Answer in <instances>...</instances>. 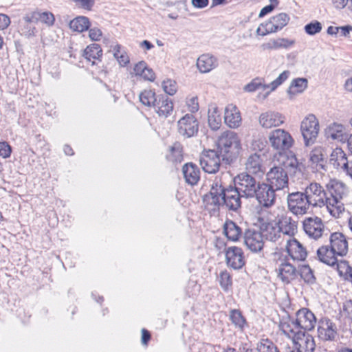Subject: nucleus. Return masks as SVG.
Returning a JSON list of instances; mask_svg holds the SVG:
<instances>
[{
    "instance_id": "nucleus-53",
    "label": "nucleus",
    "mask_w": 352,
    "mask_h": 352,
    "mask_svg": "<svg viewBox=\"0 0 352 352\" xmlns=\"http://www.w3.org/2000/svg\"><path fill=\"white\" fill-rule=\"evenodd\" d=\"M89 38L92 41H99L102 36V31L98 28H93L89 31Z\"/></svg>"
},
{
    "instance_id": "nucleus-18",
    "label": "nucleus",
    "mask_w": 352,
    "mask_h": 352,
    "mask_svg": "<svg viewBox=\"0 0 352 352\" xmlns=\"http://www.w3.org/2000/svg\"><path fill=\"white\" fill-rule=\"evenodd\" d=\"M226 260L228 267L239 270L245 265L243 252L236 246L229 247L226 250Z\"/></svg>"
},
{
    "instance_id": "nucleus-23",
    "label": "nucleus",
    "mask_w": 352,
    "mask_h": 352,
    "mask_svg": "<svg viewBox=\"0 0 352 352\" xmlns=\"http://www.w3.org/2000/svg\"><path fill=\"white\" fill-rule=\"evenodd\" d=\"M159 116L167 117L173 109V103L165 95H159L153 107Z\"/></svg>"
},
{
    "instance_id": "nucleus-42",
    "label": "nucleus",
    "mask_w": 352,
    "mask_h": 352,
    "mask_svg": "<svg viewBox=\"0 0 352 352\" xmlns=\"http://www.w3.org/2000/svg\"><path fill=\"white\" fill-rule=\"evenodd\" d=\"M257 349L258 352H280L277 346L269 339L262 340Z\"/></svg>"
},
{
    "instance_id": "nucleus-14",
    "label": "nucleus",
    "mask_w": 352,
    "mask_h": 352,
    "mask_svg": "<svg viewBox=\"0 0 352 352\" xmlns=\"http://www.w3.org/2000/svg\"><path fill=\"white\" fill-rule=\"evenodd\" d=\"M283 235L294 237L298 231V222L294 220L288 212L282 211L274 218Z\"/></svg>"
},
{
    "instance_id": "nucleus-50",
    "label": "nucleus",
    "mask_w": 352,
    "mask_h": 352,
    "mask_svg": "<svg viewBox=\"0 0 352 352\" xmlns=\"http://www.w3.org/2000/svg\"><path fill=\"white\" fill-rule=\"evenodd\" d=\"M335 265H336L339 274L341 276H342L344 274H346L347 270H349V263L344 260H341L338 261V260L337 259V263H335Z\"/></svg>"
},
{
    "instance_id": "nucleus-12",
    "label": "nucleus",
    "mask_w": 352,
    "mask_h": 352,
    "mask_svg": "<svg viewBox=\"0 0 352 352\" xmlns=\"http://www.w3.org/2000/svg\"><path fill=\"white\" fill-rule=\"evenodd\" d=\"M221 157L216 150L204 151L199 162L203 170L208 173H216L220 168Z\"/></svg>"
},
{
    "instance_id": "nucleus-27",
    "label": "nucleus",
    "mask_w": 352,
    "mask_h": 352,
    "mask_svg": "<svg viewBox=\"0 0 352 352\" xmlns=\"http://www.w3.org/2000/svg\"><path fill=\"white\" fill-rule=\"evenodd\" d=\"M330 163L336 168L344 170V168L348 166V160L346 153L341 148H336L330 155Z\"/></svg>"
},
{
    "instance_id": "nucleus-19",
    "label": "nucleus",
    "mask_w": 352,
    "mask_h": 352,
    "mask_svg": "<svg viewBox=\"0 0 352 352\" xmlns=\"http://www.w3.org/2000/svg\"><path fill=\"white\" fill-rule=\"evenodd\" d=\"M286 250L294 260L303 261L307 255L306 249L294 238L287 240Z\"/></svg>"
},
{
    "instance_id": "nucleus-5",
    "label": "nucleus",
    "mask_w": 352,
    "mask_h": 352,
    "mask_svg": "<svg viewBox=\"0 0 352 352\" xmlns=\"http://www.w3.org/2000/svg\"><path fill=\"white\" fill-rule=\"evenodd\" d=\"M241 143L238 135L233 131H226L219 138L217 144V151L221 157V160L230 164L238 157Z\"/></svg>"
},
{
    "instance_id": "nucleus-30",
    "label": "nucleus",
    "mask_w": 352,
    "mask_h": 352,
    "mask_svg": "<svg viewBox=\"0 0 352 352\" xmlns=\"http://www.w3.org/2000/svg\"><path fill=\"white\" fill-rule=\"evenodd\" d=\"M262 160L261 156L256 153L249 156L245 163V168L249 173L256 174L262 172Z\"/></svg>"
},
{
    "instance_id": "nucleus-7",
    "label": "nucleus",
    "mask_w": 352,
    "mask_h": 352,
    "mask_svg": "<svg viewBox=\"0 0 352 352\" xmlns=\"http://www.w3.org/2000/svg\"><path fill=\"white\" fill-rule=\"evenodd\" d=\"M260 182L248 173H241L234 178V185L246 199L254 198Z\"/></svg>"
},
{
    "instance_id": "nucleus-34",
    "label": "nucleus",
    "mask_w": 352,
    "mask_h": 352,
    "mask_svg": "<svg viewBox=\"0 0 352 352\" xmlns=\"http://www.w3.org/2000/svg\"><path fill=\"white\" fill-rule=\"evenodd\" d=\"M307 87V80L305 78H297L294 79L287 89L289 95H295L302 93Z\"/></svg>"
},
{
    "instance_id": "nucleus-60",
    "label": "nucleus",
    "mask_w": 352,
    "mask_h": 352,
    "mask_svg": "<svg viewBox=\"0 0 352 352\" xmlns=\"http://www.w3.org/2000/svg\"><path fill=\"white\" fill-rule=\"evenodd\" d=\"M38 12H34L23 16V20L28 23H36L38 22Z\"/></svg>"
},
{
    "instance_id": "nucleus-57",
    "label": "nucleus",
    "mask_w": 352,
    "mask_h": 352,
    "mask_svg": "<svg viewBox=\"0 0 352 352\" xmlns=\"http://www.w3.org/2000/svg\"><path fill=\"white\" fill-rule=\"evenodd\" d=\"M146 67V64L144 61H140L138 63L135 64L133 67V72L136 76H141L144 72Z\"/></svg>"
},
{
    "instance_id": "nucleus-37",
    "label": "nucleus",
    "mask_w": 352,
    "mask_h": 352,
    "mask_svg": "<svg viewBox=\"0 0 352 352\" xmlns=\"http://www.w3.org/2000/svg\"><path fill=\"white\" fill-rule=\"evenodd\" d=\"M157 98L158 96H156L155 91L151 89H145L139 94L142 104L149 107H154Z\"/></svg>"
},
{
    "instance_id": "nucleus-54",
    "label": "nucleus",
    "mask_w": 352,
    "mask_h": 352,
    "mask_svg": "<svg viewBox=\"0 0 352 352\" xmlns=\"http://www.w3.org/2000/svg\"><path fill=\"white\" fill-rule=\"evenodd\" d=\"M322 25L317 21L309 23V35H313L320 32Z\"/></svg>"
},
{
    "instance_id": "nucleus-24",
    "label": "nucleus",
    "mask_w": 352,
    "mask_h": 352,
    "mask_svg": "<svg viewBox=\"0 0 352 352\" xmlns=\"http://www.w3.org/2000/svg\"><path fill=\"white\" fill-rule=\"evenodd\" d=\"M218 66L216 57L210 54H202L197 60V67L201 73H208Z\"/></svg>"
},
{
    "instance_id": "nucleus-62",
    "label": "nucleus",
    "mask_w": 352,
    "mask_h": 352,
    "mask_svg": "<svg viewBox=\"0 0 352 352\" xmlns=\"http://www.w3.org/2000/svg\"><path fill=\"white\" fill-rule=\"evenodd\" d=\"M275 8V5L270 4L263 8L258 14L259 17H263L266 14L270 13Z\"/></svg>"
},
{
    "instance_id": "nucleus-41",
    "label": "nucleus",
    "mask_w": 352,
    "mask_h": 352,
    "mask_svg": "<svg viewBox=\"0 0 352 352\" xmlns=\"http://www.w3.org/2000/svg\"><path fill=\"white\" fill-rule=\"evenodd\" d=\"M320 130L319 122L314 114H309V144L314 142Z\"/></svg>"
},
{
    "instance_id": "nucleus-1",
    "label": "nucleus",
    "mask_w": 352,
    "mask_h": 352,
    "mask_svg": "<svg viewBox=\"0 0 352 352\" xmlns=\"http://www.w3.org/2000/svg\"><path fill=\"white\" fill-rule=\"evenodd\" d=\"M228 173H221L215 177L210 185V190L203 197L206 208L211 215L219 214L221 208L237 212L241 208V199L244 197L234 185L225 182Z\"/></svg>"
},
{
    "instance_id": "nucleus-36",
    "label": "nucleus",
    "mask_w": 352,
    "mask_h": 352,
    "mask_svg": "<svg viewBox=\"0 0 352 352\" xmlns=\"http://www.w3.org/2000/svg\"><path fill=\"white\" fill-rule=\"evenodd\" d=\"M208 122L212 130L217 131L220 128L221 125V117L217 107L208 110Z\"/></svg>"
},
{
    "instance_id": "nucleus-56",
    "label": "nucleus",
    "mask_w": 352,
    "mask_h": 352,
    "mask_svg": "<svg viewBox=\"0 0 352 352\" xmlns=\"http://www.w3.org/2000/svg\"><path fill=\"white\" fill-rule=\"evenodd\" d=\"M74 2L79 3L80 7L88 10H91V8L94 6L95 1L94 0H73Z\"/></svg>"
},
{
    "instance_id": "nucleus-21",
    "label": "nucleus",
    "mask_w": 352,
    "mask_h": 352,
    "mask_svg": "<svg viewBox=\"0 0 352 352\" xmlns=\"http://www.w3.org/2000/svg\"><path fill=\"white\" fill-rule=\"evenodd\" d=\"M182 173L186 182L191 186L197 184L199 181V168L193 163L185 164L182 167Z\"/></svg>"
},
{
    "instance_id": "nucleus-10",
    "label": "nucleus",
    "mask_w": 352,
    "mask_h": 352,
    "mask_svg": "<svg viewBox=\"0 0 352 352\" xmlns=\"http://www.w3.org/2000/svg\"><path fill=\"white\" fill-rule=\"evenodd\" d=\"M306 192H296L289 194L287 204L289 210L295 215H303L307 212L308 195Z\"/></svg>"
},
{
    "instance_id": "nucleus-11",
    "label": "nucleus",
    "mask_w": 352,
    "mask_h": 352,
    "mask_svg": "<svg viewBox=\"0 0 352 352\" xmlns=\"http://www.w3.org/2000/svg\"><path fill=\"white\" fill-rule=\"evenodd\" d=\"M289 17L285 13H280L270 18L269 21L261 24L256 30V33L261 36L276 32L285 27L289 22Z\"/></svg>"
},
{
    "instance_id": "nucleus-25",
    "label": "nucleus",
    "mask_w": 352,
    "mask_h": 352,
    "mask_svg": "<svg viewBox=\"0 0 352 352\" xmlns=\"http://www.w3.org/2000/svg\"><path fill=\"white\" fill-rule=\"evenodd\" d=\"M223 233L228 240L237 241L242 236V230L233 221L227 220L223 225Z\"/></svg>"
},
{
    "instance_id": "nucleus-3",
    "label": "nucleus",
    "mask_w": 352,
    "mask_h": 352,
    "mask_svg": "<svg viewBox=\"0 0 352 352\" xmlns=\"http://www.w3.org/2000/svg\"><path fill=\"white\" fill-rule=\"evenodd\" d=\"M308 309L302 308L296 313V320L291 322H280V329L288 337H292L294 346L298 352L307 351L308 335L306 322L308 320Z\"/></svg>"
},
{
    "instance_id": "nucleus-20",
    "label": "nucleus",
    "mask_w": 352,
    "mask_h": 352,
    "mask_svg": "<svg viewBox=\"0 0 352 352\" xmlns=\"http://www.w3.org/2000/svg\"><path fill=\"white\" fill-rule=\"evenodd\" d=\"M285 118L276 112L269 111L262 113L259 117V123L263 127L269 129L277 126L284 122Z\"/></svg>"
},
{
    "instance_id": "nucleus-9",
    "label": "nucleus",
    "mask_w": 352,
    "mask_h": 352,
    "mask_svg": "<svg viewBox=\"0 0 352 352\" xmlns=\"http://www.w3.org/2000/svg\"><path fill=\"white\" fill-rule=\"evenodd\" d=\"M199 123L192 113L184 115L177 121V132L184 138H192L198 133Z\"/></svg>"
},
{
    "instance_id": "nucleus-48",
    "label": "nucleus",
    "mask_w": 352,
    "mask_h": 352,
    "mask_svg": "<svg viewBox=\"0 0 352 352\" xmlns=\"http://www.w3.org/2000/svg\"><path fill=\"white\" fill-rule=\"evenodd\" d=\"M308 117L306 116L301 122L300 132L304 139L305 145L308 146Z\"/></svg>"
},
{
    "instance_id": "nucleus-49",
    "label": "nucleus",
    "mask_w": 352,
    "mask_h": 352,
    "mask_svg": "<svg viewBox=\"0 0 352 352\" xmlns=\"http://www.w3.org/2000/svg\"><path fill=\"white\" fill-rule=\"evenodd\" d=\"M186 105L188 107V109L190 112L196 113L199 110V103L197 97H192L187 100Z\"/></svg>"
},
{
    "instance_id": "nucleus-55",
    "label": "nucleus",
    "mask_w": 352,
    "mask_h": 352,
    "mask_svg": "<svg viewBox=\"0 0 352 352\" xmlns=\"http://www.w3.org/2000/svg\"><path fill=\"white\" fill-rule=\"evenodd\" d=\"M298 272L305 283H308V265L298 266Z\"/></svg>"
},
{
    "instance_id": "nucleus-6",
    "label": "nucleus",
    "mask_w": 352,
    "mask_h": 352,
    "mask_svg": "<svg viewBox=\"0 0 352 352\" xmlns=\"http://www.w3.org/2000/svg\"><path fill=\"white\" fill-rule=\"evenodd\" d=\"M327 188L331 197H327V208L333 217H339L344 211V206L341 200L346 195V186L341 182L331 180Z\"/></svg>"
},
{
    "instance_id": "nucleus-39",
    "label": "nucleus",
    "mask_w": 352,
    "mask_h": 352,
    "mask_svg": "<svg viewBox=\"0 0 352 352\" xmlns=\"http://www.w3.org/2000/svg\"><path fill=\"white\" fill-rule=\"evenodd\" d=\"M167 158L173 162H181L183 160L182 146L176 142L170 149V153L168 155Z\"/></svg>"
},
{
    "instance_id": "nucleus-47",
    "label": "nucleus",
    "mask_w": 352,
    "mask_h": 352,
    "mask_svg": "<svg viewBox=\"0 0 352 352\" xmlns=\"http://www.w3.org/2000/svg\"><path fill=\"white\" fill-rule=\"evenodd\" d=\"M219 282L221 286L225 289H227L228 286L232 285V280L229 273L227 272H221L220 274Z\"/></svg>"
},
{
    "instance_id": "nucleus-43",
    "label": "nucleus",
    "mask_w": 352,
    "mask_h": 352,
    "mask_svg": "<svg viewBox=\"0 0 352 352\" xmlns=\"http://www.w3.org/2000/svg\"><path fill=\"white\" fill-rule=\"evenodd\" d=\"M265 84L261 82V80L256 78L252 80L250 83L244 87V90L248 92H253L257 89H261L263 91L266 90L267 88L264 87Z\"/></svg>"
},
{
    "instance_id": "nucleus-52",
    "label": "nucleus",
    "mask_w": 352,
    "mask_h": 352,
    "mask_svg": "<svg viewBox=\"0 0 352 352\" xmlns=\"http://www.w3.org/2000/svg\"><path fill=\"white\" fill-rule=\"evenodd\" d=\"M10 146L5 142H0V156L3 157V158H7L10 156Z\"/></svg>"
},
{
    "instance_id": "nucleus-44",
    "label": "nucleus",
    "mask_w": 352,
    "mask_h": 352,
    "mask_svg": "<svg viewBox=\"0 0 352 352\" xmlns=\"http://www.w3.org/2000/svg\"><path fill=\"white\" fill-rule=\"evenodd\" d=\"M162 88L167 94L173 96L177 91V83L175 80L168 79L163 81Z\"/></svg>"
},
{
    "instance_id": "nucleus-33",
    "label": "nucleus",
    "mask_w": 352,
    "mask_h": 352,
    "mask_svg": "<svg viewBox=\"0 0 352 352\" xmlns=\"http://www.w3.org/2000/svg\"><path fill=\"white\" fill-rule=\"evenodd\" d=\"M102 54V50L98 44L94 43L86 47L84 50L83 56L89 61H92V65L95 63L94 60L99 59Z\"/></svg>"
},
{
    "instance_id": "nucleus-46",
    "label": "nucleus",
    "mask_w": 352,
    "mask_h": 352,
    "mask_svg": "<svg viewBox=\"0 0 352 352\" xmlns=\"http://www.w3.org/2000/svg\"><path fill=\"white\" fill-rule=\"evenodd\" d=\"M40 21L42 23L51 26L54 24L55 19L52 13L48 12H38V21Z\"/></svg>"
},
{
    "instance_id": "nucleus-38",
    "label": "nucleus",
    "mask_w": 352,
    "mask_h": 352,
    "mask_svg": "<svg viewBox=\"0 0 352 352\" xmlns=\"http://www.w3.org/2000/svg\"><path fill=\"white\" fill-rule=\"evenodd\" d=\"M327 328H319V333L323 336V338L326 340H334L337 336L336 325L331 322H327Z\"/></svg>"
},
{
    "instance_id": "nucleus-45",
    "label": "nucleus",
    "mask_w": 352,
    "mask_h": 352,
    "mask_svg": "<svg viewBox=\"0 0 352 352\" xmlns=\"http://www.w3.org/2000/svg\"><path fill=\"white\" fill-rule=\"evenodd\" d=\"M294 43L293 41H290L287 38H278L276 40H273L272 43H269V48H287L291 46Z\"/></svg>"
},
{
    "instance_id": "nucleus-64",
    "label": "nucleus",
    "mask_w": 352,
    "mask_h": 352,
    "mask_svg": "<svg viewBox=\"0 0 352 352\" xmlns=\"http://www.w3.org/2000/svg\"><path fill=\"white\" fill-rule=\"evenodd\" d=\"M151 339V333L145 329H142V343L144 345H147L148 342Z\"/></svg>"
},
{
    "instance_id": "nucleus-61",
    "label": "nucleus",
    "mask_w": 352,
    "mask_h": 352,
    "mask_svg": "<svg viewBox=\"0 0 352 352\" xmlns=\"http://www.w3.org/2000/svg\"><path fill=\"white\" fill-rule=\"evenodd\" d=\"M116 58L122 67L126 66L129 63V57L126 52L121 53Z\"/></svg>"
},
{
    "instance_id": "nucleus-28",
    "label": "nucleus",
    "mask_w": 352,
    "mask_h": 352,
    "mask_svg": "<svg viewBox=\"0 0 352 352\" xmlns=\"http://www.w3.org/2000/svg\"><path fill=\"white\" fill-rule=\"evenodd\" d=\"M263 234V236H265L267 240L273 242L278 241L283 235L275 219L268 222L265 225Z\"/></svg>"
},
{
    "instance_id": "nucleus-32",
    "label": "nucleus",
    "mask_w": 352,
    "mask_h": 352,
    "mask_svg": "<svg viewBox=\"0 0 352 352\" xmlns=\"http://www.w3.org/2000/svg\"><path fill=\"white\" fill-rule=\"evenodd\" d=\"M278 276L285 283H289L295 274L296 269L288 263H281L278 270Z\"/></svg>"
},
{
    "instance_id": "nucleus-13",
    "label": "nucleus",
    "mask_w": 352,
    "mask_h": 352,
    "mask_svg": "<svg viewBox=\"0 0 352 352\" xmlns=\"http://www.w3.org/2000/svg\"><path fill=\"white\" fill-rule=\"evenodd\" d=\"M276 191L277 190L269 184L261 182L254 198H256L263 207L268 208L275 203Z\"/></svg>"
},
{
    "instance_id": "nucleus-51",
    "label": "nucleus",
    "mask_w": 352,
    "mask_h": 352,
    "mask_svg": "<svg viewBox=\"0 0 352 352\" xmlns=\"http://www.w3.org/2000/svg\"><path fill=\"white\" fill-rule=\"evenodd\" d=\"M335 265H336L339 274L341 276H342L344 274H346L347 270H349V263L344 260H341L338 261V260L337 259V263H335Z\"/></svg>"
},
{
    "instance_id": "nucleus-31",
    "label": "nucleus",
    "mask_w": 352,
    "mask_h": 352,
    "mask_svg": "<svg viewBox=\"0 0 352 352\" xmlns=\"http://www.w3.org/2000/svg\"><path fill=\"white\" fill-rule=\"evenodd\" d=\"M229 318L235 328L241 331H243L244 328L248 326L245 317L239 309H231L230 311Z\"/></svg>"
},
{
    "instance_id": "nucleus-22",
    "label": "nucleus",
    "mask_w": 352,
    "mask_h": 352,
    "mask_svg": "<svg viewBox=\"0 0 352 352\" xmlns=\"http://www.w3.org/2000/svg\"><path fill=\"white\" fill-rule=\"evenodd\" d=\"M224 122L230 128H237L241 123V117L236 106L228 105L225 109Z\"/></svg>"
},
{
    "instance_id": "nucleus-40",
    "label": "nucleus",
    "mask_w": 352,
    "mask_h": 352,
    "mask_svg": "<svg viewBox=\"0 0 352 352\" xmlns=\"http://www.w3.org/2000/svg\"><path fill=\"white\" fill-rule=\"evenodd\" d=\"M290 72L288 70H285L282 72L279 76L273 80L271 83L265 85L264 87H267V89H270V91H267L265 95L266 97L271 91H274L278 86L282 85L289 76Z\"/></svg>"
},
{
    "instance_id": "nucleus-59",
    "label": "nucleus",
    "mask_w": 352,
    "mask_h": 352,
    "mask_svg": "<svg viewBox=\"0 0 352 352\" xmlns=\"http://www.w3.org/2000/svg\"><path fill=\"white\" fill-rule=\"evenodd\" d=\"M10 23V18L4 14H0V30H5Z\"/></svg>"
},
{
    "instance_id": "nucleus-35",
    "label": "nucleus",
    "mask_w": 352,
    "mask_h": 352,
    "mask_svg": "<svg viewBox=\"0 0 352 352\" xmlns=\"http://www.w3.org/2000/svg\"><path fill=\"white\" fill-rule=\"evenodd\" d=\"M89 25V20L87 17L80 16L70 21L69 28L74 31L82 32L88 30Z\"/></svg>"
},
{
    "instance_id": "nucleus-26",
    "label": "nucleus",
    "mask_w": 352,
    "mask_h": 352,
    "mask_svg": "<svg viewBox=\"0 0 352 352\" xmlns=\"http://www.w3.org/2000/svg\"><path fill=\"white\" fill-rule=\"evenodd\" d=\"M325 133L327 138L342 142L346 141L349 137V135L344 132L343 125L337 123L329 125L326 129Z\"/></svg>"
},
{
    "instance_id": "nucleus-15",
    "label": "nucleus",
    "mask_w": 352,
    "mask_h": 352,
    "mask_svg": "<svg viewBox=\"0 0 352 352\" xmlns=\"http://www.w3.org/2000/svg\"><path fill=\"white\" fill-rule=\"evenodd\" d=\"M327 160L325 148L320 146H315L309 152V168L313 172L326 170Z\"/></svg>"
},
{
    "instance_id": "nucleus-4",
    "label": "nucleus",
    "mask_w": 352,
    "mask_h": 352,
    "mask_svg": "<svg viewBox=\"0 0 352 352\" xmlns=\"http://www.w3.org/2000/svg\"><path fill=\"white\" fill-rule=\"evenodd\" d=\"M330 246H322L317 250L319 260L329 265L335 266L337 256H344L348 252V241L346 236L340 232L331 233L329 237Z\"/></svg>"
},
{
    "instance_id": "nucleus-17",
    "label": "nucleus",
    "mask_w": 352,
    "mask_h": 352,
    "mask_svg": "<svg viewBox=\"0 0 352 352\" xmlns=\"http://www.w3.org/2000/svg\"><path fill=\"white\" fill-rule=\"evenodd\" d=\"M327 197L326 192L320 184L311 182L309 184V206L314 207L327 206Z\"/></svg>"
},
{
    "instance_id": "nucleus-16",
    "label": "nucleus",
    "mask_w": 352,
    "mask_h": 352,
    "mask_svg": "<svg viewBox=\"0 0 352 352\" xmlns=\"http://www.w3.org/2000/svg\"><path fill=\"white\" fill-rule=\"evenodd\" d=\"M244 243L253 252L261 251L264 245L263 234L260 230L248 229L244 233Z\"/></svg>"
},
{
    "instance_id": "nucleus-8",
    "label": "nucleus",
    "mask_w": 352,
    "mask_h": 352,
    "mask_svg": "<svg viewBox=\"0 0 352 352\" xmlns=\"http://www.w3.org/2000/svg\"><path fill=\"white\" fill-rule=\"evenodd\" d=\"M270 142L272 146L280 153V160L282 156H288L282 154L281 151L289 149L292 146L293 139L290 134L283 129H276L271 132L270 135ZM286 158H285V160Z\"/></svg>"
},
{
    "instance_id": "nucleus-58",
    "label": "nucleus",
    "mask_w": 352,
    "mask_h": 352,
    "mask_svg": "<svg viewBox=\"0 0 352 352\" xmlns=\"http://www.w3.org/2000/svg\"><path fill=\"white\" fill-rule=\"evenodd\" d=\"M140 76H142L145 80L153 81L155 79V73L151 69L146 67L144 72Z\"/></svg>"
},
{
    "instance_id": "nucleus-2",
    "label": "nucleus",
    "mask_w": 352,
    "mask_h": 352,
    "mask_svg": "<svg viewBox=\"0 0 352 352\" xmlns=\"http://www.w3.org/2000/svg\"><path fill=\"white\" fill-rule=\"evenodd\" d=\"M282 156V160L279 159L281 166H276L272 168L267 173V181L271 186L275 190H283L288 187V174L304 175L305 166L302 163H299L294 155Z\"/></svg>"
},
{
    "instance_id": "nucleus-63",
    "label": "nucleus",
    "mask_w": 352,
    "mask_h": 352,
    "mask_svg": "<svg viewBox=\"0 0 352 352\" xmlns=\"http://www.w3.org/2000/svg\"><path fill=\"white\" fill-rule=\"evenodd\" d=\"M192 4L197 8H204L208 5L209 0H192Z\"/></svg>"
},
{
    "instance_id": "nucleus-29",
    "label": "nucleus",
    "mask_w": 352,
    "mask_h": 352,
    "mask_svg": "<svg viewBox=\"0 0 352 352\" xmlns=\"http://www.w3.org/2000/svg\"><path fill=\"white\" fill-rule=\"evenodd\" d=\"M324 231V226L320 218L309 217V238L317 240L322 236Z\"/></svg>"
}]
</instances>
